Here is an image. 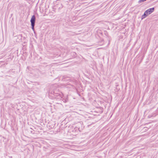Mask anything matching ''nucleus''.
Segmentation results:
<instances>
[{
  "label": "nucleus",
  "instance_id": "f257e3e1",
  "mask_svg": "<svg viewBox=\"0 0 158 158\" xmlns=\"http://www.w3.org/2000/svg\"><path fill=\"white\" fill-rule=\"evenodd\" d=\"M154 7L149 8L145 11V13H146L148 15H150L154 11Z\"/></svg>",
  "mask_w": 158,
  "mask_h": 158
},
{
  "label": "nucleus",
  "instance_id": "f03ea898",
  "mask_svg": "<svg viewBox=\"0 0 158 158\" xmlns=\"http://www.w3.org/2000/svg\"><path fill=\"white\" fill-rule=\"evenodd\" d=\"M35 15H33L31 19V24H32L33 25L34 24H35Z\"/></svg>",
  "mask_w": 158,
  "mask_h": 158
},
{
  "label": "nucleus",
  "instance_id": "7ed1b4c3",
  "mask_svg": "<svg viewBox=\"0 0 158 158\" xmlns=\"http://www.w3.org/2000/svg\"><path fill=\"white\" fill-rule=\"evenodd\" d=\"M147 15H148L146 13H145V11L144 14L142 15V19H143L146 17L147 16Z\"/></svg>",
  "mask_w": 158,
  "mask_h": 158
},
{
  "label": "nucleus",
  "instance_id": "20e7f679",
  "mask_svg": "<svg viewBox=\"0 0 158 158\" xmlns=\"http://www.w3.org/2000/svg\"><path fill=\"white\" fill-rule=\"evenodd\" d=\"M146 0H139L138 2L139 3H141L142 2H144V1H146Z\"/></svg>",
  "mask_w": 158,
  "mask_h": 158
},
{
  "label": "nucleus",
  "instance_id": "39448f33",
  "mask_svg": "<svg viewBox=\"0 0 158 158\" xmlns=\"http://www.w3.org/2000/svg\"><path fill=\"white\" fill-rule=\"evenodd\" d=\"M31 24V26L32 27V29L33 30H34V27L35 24H34L33 25H32V24Z\"/></svg>",
  "mask_w": 158,
  "mask_h": 158
},
{
  "label": "nucleus",
  "instance_id": "423d86ee",
  "mask_svg": "<svg viewBox=\"0 0 158 158\" xmlns=\"http://www.w3.org/2000/svg\"><path fill=\"white\" fill-rule=\"evenodd\" d=\"M67 78L69 79V77L64 78V81H66L67 80H69V79H67Z\"/></svg>",
  "mask_w": 158,
  "mask_h": 158
}]
</instances>
